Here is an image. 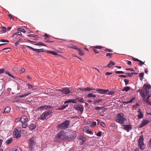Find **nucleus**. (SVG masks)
I'll return each mask as SVG.
<instances>
[{
	"mask_svg": "<svg viewBox=\"0 0 151 151\" xmlns=\"http://www.w3.org/2000/svg\"><path fill=\"white\" fill-rule=\"evenodd\" d=\"M77 134L75 132H73L72 134L67 135L66 133L64 131L59 132L55 137V141L57 142H61L63 140L64 141H70L75 138Z\"/></svg>",
	"mask_w": 151,
	"mask_h": 151,
	"instance_id": "nucleus-1",
	"label": "nucleus"
},
{
	"mask_svg": "<svg viewBox=\"0 0 151 151\" xmlns=\"http://www.w3.org/2000/svg\"><path fill=\"white\" fill-rule=\"evenodd\" d=\"M138 91L141 94L144 101L146 102L147 105H151V103L149 101V99L150 96V95H146L145 92L142 89H139Z\"/></svg>",
	"mask_w": 151,
	"mask_h": 151,
	"instance_id": "nucleus-2",
	"label": "nucleus"
},
{
	"mask_svg": "<svg viewBox=\"0 0 151 151\" xmlns=\"http://www.w3.org/2000/svg\"><path fill=\"white\" fill-rule=\"evenodd\" d=\"M116 119V122L121 124H124L126 121L124 114L121 113L117 114Z\"/></svg>",
	"mask_w": 151,
	"mask_h": 151,
	"instance_id": "nucleus-3",
	"label": "nucleus"
},
{
	"mask_svg": "<svg viewBox=\"0 0 151 151\" xmlns=\"http://www.w3.org/2000/svg\"><path fill=\"white\" fill-rule=\"evenodd\" d=\"M70 121L68 120L65 121L64 122L62 123L57 126L58 129L59 130H64L67 128L70 125Z\"/></svg>",
	"mask_w": 151,
	"mask_h": 151,
	"instance_id": "nucleus-4",
	"label": "nucleus"
},
{
	"mask_svg": "<svg viewBox=\"0 0 151 151\" xmlns=\"http://www.w3.org/2000/svg\"><path fill=\"white\" fill-rule=\"evenodd\" d=\"M144 140L143 136H141L139 137L138 141V146L141 150H143L145 148L146 145L144 143Z\"/></svg>",
	"mask_w": 151,
	"mask_h": 151,
	"instance_id": "nucleus-5",
	"label": "nucleus"
},
{
	"mask_svg": "<svg viewBox=\"0 0 151 151\" xmlns=\"http://www.w3.org/2000/svg\"><path fill=\"white\" fill-rule=\"evenodd\" d=\"M35 138L34 137H32L28 140V144L30 150H32L34 148L35 143Z\"/></svg>",
	"mask_w": 151,
	"mask_h": 151,
	"instance_id": "nucleus-6",
	"label": "nucleus"
},
{
	"mask_svg": "<svg viewBox=\"0 0 151 151\" xmlns=\"http://www.w3.org/2000/svg\"><path fill=\"white\" fill-rule=\"evenodd\" d=\"M52 113V111H46L42 114L40 116V117L39 119L42 120L45 119L47 116L50 114H51Z\"/></svg>",
	"mask_w": 151,
	"mask_h": 151,
	"instance_id": "nucleus-7",
	"label": "nucleus"
},
{
	"mask_svg": "<svg viewBox=\"0 0 151 151\" xmlns=\"http://www.w3.org/2000/svg\"><path fill=\"white\" fill-rule=\"evenodd\" d=\"M21 131L17 129H15L13 132V134L14 137L18 139L21 136Z\"/></svg>",
	"mask_w": 151,
	"mask_h": 151,
	"instance_id": "nucleus-8",
	"label": "nucleus"
},
{
	"mask_svg": "<svg viewBox=\"0 0 151 151\" xmlns=\"http://www.w3.org/2000/svg\"><path fill=\"white\" fill-rule=\"evenodd\" d=\"M143 87L144 88V89H142L145 92L146 95H148L149 93V89L151 88L150 85L148 84L146 85L144 84L143 86Z\"/></svg>",
	"mask_w": 151,
	"mask_h": 151,
	"instance_id": "nucleus-9",
	"label": "nucleus"
},
{
	"mask_svg": "<svg viewBox=\"0 0 151 151\" xmlns=\"http://www.w3.org/2000/svg\"><path fill=\"white\" fill-rule=\"evenodd\" d=\"M58 91H61L63 93L67 94H69L70 93V91L69 88H62V89L57 90Z\"/></svg>",
	"mask_w": 151,
	"mask_h": 151,
	"instance_id": "nucleus-10",
	"label": "nucleus"
},
{
	"mask_svg": "<svg viewBox=\"0 0 151 151\" xmlns=\"http://www.w3.org/2000/svg\"><path fill=\"white\" fill-rule=\"evenodd\" d=\"M96 91H97L99 93L101 94H105L109 91V90L108 89H96Z\"/></svg>",
	"mask_w": 151,
	"mask_h": 151,
	"instance_id": "nucleus-11",
	"label": "nucleus"
},
{
	"mask_svg": "<svg viewBox=\"0 0 151 151\" xmlns=\"http://www.w3.org/2000/svg\"><path fill=\"white\" fill-rule=\"evenodd\" d=\"M52 108V106L50 105H45L42 106H40L38 107V109H40L41 110H46L48 109Z\"/></svg>",
	"mask_w": 151,
	"mask_h": 151,
	"instance_id": "nucleus-12",
	"label": "nucleus"
},
{
	"mask_svg": "<svg viewBox=\"0 0 151 151\" xmlns=\"http://www.w3.org/2000/svg\"><path fill=\"white\" fill-rule=\"evenodd\" d=\"M149 122V120H143L141 123L139 125V127L142 128L146 125Z\"/></svg>",
	"mask_w": 151,
	"mask_h": 151,
	"instance_id": "nucleus-13",
	"label": "nucleus"
},
{
	"mask_svg": "<svg viewBox=\"0 0 151 151\" xmlns=\"http://www.w3.org/2000/svg\"><path fill=\"white\" fill-rule=\"evenodd\" d=\"M78 138L79 140L82 141L81 142L80 141V144L81 145L83 144L86 141L85 137L83 136H80L78 137Z\"/></svg>",
	"mask_w": 151,
	"mask_h": 151,
	"instance_id": "nucleus-14",
	"label": "nucleus"
},
{
	"mask_svg": "<svg viewBox=\"0 0 151 151\" xmlns=\"http://www.w3.org/2000/svg\"><path fill=\"white\" fill-rule=\"evenodd\" d=\"M20 120L22 123H24L27 122L28 119L26 116L24 115L22 116L20 119Z\"/></svg>",
	"mask_w": 151,
	"mask_h": 151,
	"instance_id": "nucleus-15",
	"label": "nucleus"
},
{
	"mask_svg": "<svg viewBox=\"0 0 151 151\" xmlns=\"http://www.w3.org/2000/svg\"><path fill=\"white\" fill-rule=\"evenodd\" d=\"M123 126L124 127V129L128 132H129V130L132 129V127L130 125H123Z\"/></svg>",
	"mask_w": 151,
	"mask_h": 151,
	"instance_id": "nucleus-16",
	"label": "nucleus"
},
{
	"mask_svg": "<svg viewBox=\"0 0 151 151\" xmlns=\"http://www.w3.org/2000/svg\"><path fill=\"white\" fill-rule=\"evenodd\" d=\"M76 109L80 111L81 112L83 111V108L82 105H81L80 106H76Z\"/></svg>",
	"mask_w": 151,
	"mask_h": 151,
	"instance_id": "nucleus-17",
	"label": "nucleus"
},
{
	"mask_svg": "<svg viewBox=\"0 0 151 151\" xmlns=\"http://www.w3.org/2000/svg\"><path fill=\"white\" fill-rule=\"evenodd\" d=\"M80 90H81V91H90L92 90H94L95 89L93 88H90L89 87H87L84 89H82L80 88Z\"/></svg>",
	"mask_w": 151,
	"mask_h": 151,
	"instance_id": "nucleus-18",
	"label": "nucleus"
},
{
	"mask_svg": "<svg viewBox=\"0 0 151 151\" xmlns=\"http://www.w3.org/2000/svg\"><path fill=\"white\" fill-rule=\"evenodd\" d=\"M22 35V33L21 32H19L18 31V32H17L13 34V35H12L13 37H15V38H16L17 37L18 35Z\"/></svg>",
	"mask_w": 151,
	"mask_h": 151,
	"instance_id": "nucleus-19",
	"label": "nucleus"
},
{
	"mask_svg": "<svg viewBox=\"0 0 151 151\" xmlns=\"http://www.w3.org/2000/svg\"><path fill=\"white\" fill-rule=\"evenodd\" d=\"M115 65V63L111 60L110 61L108 64V67L109 68H111Z\"/></svg>",
	"mask_w": 151,
	"mask_h": 151,
	"instance_id": "nucleus-20",
	"label": "nucleus"
},
{
	"mask_svg": "<svg viewBox=\"0 0 151 151\" xmlns=\"http://www.w3.org/2000/svg\"><path fill=\"white\" fill-rule=\"evenodd\" d=\"M36 127V126L35 124H31L29 126V129L31 131L32 130L35 129Z\"/></svg>",
	"mask_w": 151,
	"mask_h": 151,
	"instance_id": "nucleus-21",
	"label": "nucleus"
},
{
	"mask_svg": "<svg viewBox=\"0 0 151 151\" xmlns=\"http://www.w3.org/2000/svg\"><path fill=\"white\" fill-rule=\"evenodd\" d=\"M10 110L11 108L10 107H7L5 108L4 113H9L10 112Z\"/></svg>",
	"mask_w": 151,
	"mask_h": 151,
	"instance_id": "nucleus-22",
	"label": "nucleus"
},
{
	"mask_svg": "<svg viewBox=\"0 0 151 151\" xmlns=\"http://www.w3.org/2000/svg\"><path fill=\"white\" fill-rule=\"evenodd\" d=\"M68 47L69 48H72L74 49L77 50L78 48L75 45L70 44L69 45Z\"/></svg>",
	"mask_w": 151,
	"mask_h": 151,
	"instance_id": "nucleus-23",
	"label": "nucleus"
},
{
	"mask_svg": "<svg viewBox=\"0 0 151 151\" xmlns=\"http://www.w3.org/2000/svg\"><path fill=\"white\" fill-rule=\"evenodd\" d=\"M76 99L77 102L79 101L80 102L83 103V102L84 101V100L83 99V98H81V97H78V98L77 97V98H76Z\"/></svg>",
	"mask_w": 151,
	"mask_h": 151,
	"instance_id": "nucleus-24",
	"label": "nucleus"
},
{
	"mask_svg": "<svg viewBox=\"0 0 151 151\" xmlns=\"http://www.w3.org/2000/svg\"><path fill=\"white\" fill-rule=\"evenodd\" d=\"M77 50H78V53L80 55L83 56L84 55V53L83 52V51L81 50L80 48H78Z\"/></svg>",
	"mask_w": 151,
	"mask_h": 151,
	"instance_id": "nucleus-25",
	"label": "nucleus"
},
{
	"mask_svg": "<svg viewBox=\"0 0 151 151\" xmlns=\"http://www.w3.org/2000/svg\"><path fill=\"white\" fill-rule=\"evenodd\" d=\"M130 89V87L129 86H126L122 90V91H125L126 92L128 91Z\"/></svg>",
	"mask_w": 151,
	"mask_h": 151,
	"instance_id": "nucleus-26",
	"label": "nucleus"
},
{
	"mask_svg": "<svg viewBox=\"0 0 151 151\" xmlns=\"http://www.w3.org/2000/svg\"><path fill=\"white\" fill-rule=\"evenodd\" d=\"M87 97L89 98L93 97L95 98L96 97V95L93 93H89L87 95Z\"/></svg>",
	"mask_w": 151,
	"mask_h": 151,
	"instance_id": "nucleus-27",
	"label": "nucleus"
},
{
	"mask_svg": "<svg viewBox=\"0 0 151 151\" xmlns=\"http://www.w3.org/2000/svg\"><path fill=\"white\" fill-rule=\"evenodd\" d=\"M13 141V139L12 138L8 139L6 141V143L7 144H10Z\"/></svg>",
	"mask_w": 151,
	"mask_h": 151,
	"instance_id": "nucleus-28",
	"label": "nucleus"
},
{
	"mask_svg": "<svg viewBox=\"0 0 151 151\" xmlns=\"http://www.w3.org/2000/svg\"><path fill=\"white\" fill-rule=\"evenodd\" d=\"M17 30L19 32H22L24 33L26 32L25 30L24 29L21 28H19Z\"/></svg>",
	"mask_w": 151,
	"mask_h": 151,
	"instance_id": "nucleus-29",
	"label": "nucleus"
},
{
	"mask_svg": "<svg viewBox=\"0 0 151 151\" xmlns=\"http://www.w3.org/2000/svg\"><path fill=\"white\" fill-rule=\"evenodd\" d=\"M6 32V29L5 27H2V30L0 32L1 33H3L5 32Z\"/></svg>",
	"mask_w": 151,
	"mask_h": 151,
	"instance_id": "nucleus-30",
	"label": "nucleus"
},
{
	"mask_svg": "<svg viewBox=\"0 0 151 151\" xmlns=\"http://www.w3.org/2000/svg\"><path fill=\"white\" fill-rule=\"evenodd\" d=\"M134 73H132V72L131 73H126V74L127 76H129L130 77H132L134 75Z\"/></svg>",
	"mask_w": 151,
	"mask_h": 151,
	"instance_id": "nucleus-31",
	"label": "nucleus"
},
{
	"mask_svg": "<svg viewBox=\"0 0 151 151\" xmlns=\"http://www.w3.org/2000/svg\"><path fill=\"white\" fill-rule=\"evenodd\" d=\"M25 71V69L24 68H22L20 69L19 70V72H20L21 73H24Z\"/></svg>",
	"mask_w": 151,
	"mask_h": 151,
	"instance_id": "nucleus-32",
	"label": "nucleus"
},
{
	"mask_svg": "<svg viewBox=\"0 0 151 151\" xmlns=\"http://www.w3.org/2000/svg\"><path fill=\"white\" fill-rule=\"evenodd\" d=\"M67 106H68L67 105H63V106H61V107L59 108L58 109L59 110H62L64 109L66 107H67Z\"/></svg>",
	"mask_w": 151,
	"mask_h": 151,
	"instance_id": "nucleus-33",
	"label": "nucleus"
},
{
	"mask_svg": "<svg viewBox=\"0 0 151 151\" xmlns=\"http://www.w3.org/2000/svg\"><path fill=\"white\" fill-rule=\"evenodd\" d=\"M138 117L139 119H141L143 117V113H142L139 114L138 115Z\"/></svg>",
	"mask_w": 151,
	"mask_h": 151,
	"instance_id": "nucleus-34",
	"label": "nucleus"
},
{
	"mask_svg": "<svg viewBox=\"0 0 151 151\" xmlns=\"http://www.w3.org/2000/svg\"><path fill=\"white\" fill-rule=\"evenodd\" d=\"M22 127L23 128H25L27 127V122L22 123Z\"/></svg>",
	"mask_w": 151,
	"mask_h": 151,
	"instance_id": "nucleus-35",
	"label": "nucleus"
},
{
	"mask_svg": "<svg viewBox=\"0 0 151 151\" xmlns=\"http://www.w3.org/2000/svg\"><path fill=\"white\" fill-rule=\"evenodd\" d=\"M92 47L94 48L95 49H101L102 48V47L101 46H93Z\"/></svg>",
	"mask_w": 151,
	"mask_h": 151,
	"instance_id": "nucleus-36",
	"label": "nucleus"
},
{
	"mask_svg": "<svg viewBox=\"0 0 151 151\" xmlns=\"http://www.w3.org/2000/svg\"><path fill=\"white\" fill-rule=\"evenodd\" d=\"M44 36L45 37V40H46L47 39H49L50 38L49 35L47 34H45V35Z\"/></svg>",
	"mask_w": 151,
	"mask_h": 151,
	"instance_id": "nucleus-37",
	"label": "nucleus"
},
{
	"mask_svg": "<svg viewBox=\"0 0 151 151\" xmlns=\"http://www.w3.org/2000/svg\"><path fill=\"white\" fill-rule=\"evenodd\" d=\"M95 101L94 102V103L95 104H96V103H99L101 102L102 101V99H94Z\"/></svg>",
	"mask_w": 151,
	"mask_h": 151,
	"instance_id": "nucleus-38",
	"label": "nucleus"
},
{
	"mask_svg": "<svg viewBox=\"0 0 151 151\" xmlns=\"http://www.w3.org/2000/svg\"><path fill=\"white\" fill-rule=\"evenodd\" d=\"M101 134H102L101 132L99 131L98 132V133H97L96 134V135L98 136L101 137Z\"/></svg>",
	"mask_w": 151,
	"mask_h": 151,
	"instance_id": "nucleus-39",
	"label": "nucleus"
},
{
	"mask_svg": "<svg viewBox=\"0 0 151 151\" xmlns=\"http://www.w3.org/2000/svg\"><path fill=\"white\" fill-rule=\"evenodd\" d=\"M109 92L107 93V94L108 95H112L114 93V92L113 91H109Z\"/></svg>",
	"mask_w": 151,
	"mask_h": 151,
	"instance_id": "nucleus-40",
	"label": "nucleus"
},
{
	"mask_svg": "<svg viewBox=\"0 0 151 151\" xmlns=\"http://www.w3.org/2000/svg\"><path fill=\"white\" fill-rule=\"evenodd\" d=\"M71 102L73 103H76L77 102L76 98L74 99H71Z\"/></svg>",
	"mask_w": 151,
	"mask_h": 151,
	"instance_id": "nucleus-41",
	"label": "nucleus"
},
{
	"mask_svg": "<svg viewBox=\"0 0 151 151\" xmlns=\"http://www.w3.org/2000/svg\"><path fill=\"white\" fill-rule=\"evenodd\" d=\"M5 73L8 75L9 76H11L13 78H14V76L11 75L9 72L6 71L5 72Z\"/></svg>",
	"mask_w": 151,
	"mask_h": 151,
	"instance_id": "nucleus-42",
	"label": "nucleus"
},
{
	"mask_svg": "<svg viewBox=\"0 0 151 151\" xmlns=\"http://www.w3.org/2000/svg\"><path fill=\"white\" fill-rule=\"evenodd\" d=\"M116 74H118V73L124 74V73H124V72L122 71H117L116 72Z\"/></svg>",
	"mask_w": 151,
	"mask_h": 151,
	"instance_id": "nucleus-43",
	"label": "nucleus"
},
{
	"mask_svg": "<svg viewBox=\"0 0 151 151\" xmlns=\"http://www.w3.org/2000/svg\"><path fill=\"white\" fill-rule=\"evenodd\" d=\"M0 41L2 42H9V41L7 40H4L1 39L0 40Z\"/></svg>",
	"mask_w": 151,
	"mask_h": 151,
	"instance_id": "nucleus-44",
	"label": "nucleus"
},
{
	"mask_svg": "<svg viewBox=\"0 0 151 151\" xmlns=\"http://www.w3.org/2000/svg\"><path fill=\"white\" fill-rule=\"evenodd\" d=\"M112 54L111 53H107L106 54V56L107 57H109L111 58L112 56Z\"/></svg>",
	"mask_w": 151,
	"mask_h": 151,
	"instance_id": "nucleus-45",
	"label": "nucleus"
},
{
	"mask_svg": "<svg viewBox=\"0 0 151 151\" xmlns=\"http://www.w3.org/2000/svg\"><path fill=\"white\" fill-rule=\"evenodd\" d=\"M39 90L42 93H44L45 92L44 90L42 89L41 88H38V91Z\"/></svg>",
	"mask_w": 151,
	"mask_h": 151,
	"instance_id": "nucleus-46",
	"label": "nucleus"
},
{
	"mask_svg": "<svg viewBox=\"0 0 151 151\" xmlns=\"http://www.w3.org/2000/svg\"><path fill=\"white\" fill-rule=\"evenodd\" d=\"M100 124L101 126L103 127H104L105 126V123L104 122H100Z\"/></svg>",
	"mask_w": 151,
	"mask_h": 151,
	"instance_id": "nucleus-47",
	"label": "nucleus"
},
{
	"mask_svg": "<svg viewBox=\"0 0 151 151\" xmlns=\"http://www.w3.org/2000/svg\"><path fill=\"white\" fill-rule=\"evenodd\" d=\"M31 93L29 91H28L27 92L25 93L24 94V95L25 96H26L31 94Z\"/></svg>",
	"mask_w": 151,
	"mask_h": 151,
	"instance_id": "nucleus-48",
	"label": "nucleus"
},
{
	"mask_svg": "<svg viewBox=\"0 0 151 151\" xmlns=\"http://www.w3.org/2000/svg\"><path fill=\"white\" fill-rule=\"evenodd\" d=\"M27 47H28L29 48H30L31 49H32V50H38V49H35L30 46H27Z\"/></svg>",
	"mask_w": 151,
	"mask_h": 151,
	"instance_id": "nucleus-49",
	"label": "nucleus"
},
{
	"mask_svg": "<svg viewBox=\"0 0 151 151\" xmlns=\"http://www.w3.org/2000/svg\"><path fill=\"white\" fill-rule=\"evenodd\" d=\"M138 62L139 63V65L140 66H142L143 64H144V63L142 61L139 60Z\"/></svg>",
	"mask_w": 151,
	"mask_h": 151,
	"instance_id": "nucleus-50",
	"label": "nucleus"
},
{
	"mask_svg": "<svg viewBox=\"0 0 151 151\" xmlns=\"http://www.w3.org/2000/svg\"><path fill=\"white\" fill-rule=\"evenodd\" d=\"M38 45H43L46 46V45L40 42H38Z\"/></svg>",
	"mask_w": 151,
	"mask_h": 151,
	"instance_id": "nucleus-51",
	"label": "nucleus"
},
{
	"mask_svg": "<svg viewBox=\"0 0 151 151\" xmlns=\"http://www.w3.org/2000/svg\"><path fill=\"white\" fill-rule=\"evenodd\" d=\"M124 81L125 83V85H127L129 82V80L127 79H125L124 80Z\"/></svg>",
	"mask_w": 151,
	"mask_h": 151,
	"instance_id": "nucleus-52",
	"label": "nucleus"
},
{
	"mask_svg": "<svg viewBox=\"0 0 151 151\" xmlns=\"http://www.w3.org/2000/svg\"><path fill=\"white\" fill-rule=\"evenodd\" d=\"M102 107H95V109L96 110H101V109H102Z\"/></svg>",
	"mask_w": 151,
	"mask_h": 151,
	"instance_id": "nucleus-53",
	"label": "nucleus"
},
{
	"mask_svg": "<svg viewBox=\"0 0 151 151\" xmlns=\"http://www.w3.org/2000/svg\"><path fill=\"white\" fill-rule=\"evenodd\" d=\"M45 50H44L43 49H38V52H43L45 51Z\"/></svg>",
	"mask_w": 151,
	"mask_h": 151,
	"instance_id": "nucleus-54",
	"label": "nucleus"
},
{
	"mask_svg": "<svg viewBox=\"0 0 151 151\" xmlns=\"http://www.w3.org/2000/svg\"><path fill=\"white\" fill-rule=\"evenodd\" d=\"M144 76V73H141L139 74V76L142 78Z\"/></svg>",
	"mask_w": 151,
	"mask_h": 151,
	"instance_id": "nucleus-55",
	"label": "nucleus"
},
{
	"mask_svg": "<svg viewBox=\"0 0 151 151\" xmlns=\"http://www.w3.org/2000/svg\"><path fill=\"white\" fill-rule=\"evenodd\" d=\"M14 151H22V150L19 148L17 147V148H16L15 150H14Z\"/></svg>",
	"mask_w": 151,
	"mask_h": 151,
	"instance_id": "nucleus-56",
	"label": "nucleus"
},
{
	"mask_svg": "<svg viewBox=\"0 0 151 151\" xmlns=\"http://www.w3.org/2000/svg\"><path fill=\"white\" fill-rule=\"evenodd\" d=\"M27 85L28 86V89H29L32 88H33V86L30 84H28V85Z\"/></svg>",
	"mask_w": 151,
	"mask_h": 151,
	"instance_id": "nucleus-57",
	"label": "nucleus"
},
{
	"mask_svg": "<svg viewBox=\"0 0 151 151\" xmlns=\"http://www.w3.org/2000/svg\"><path fill=\"white\" fill-rule=\"evenodd\" d=\"M132 59L134 61H137L138 62L139 60H138V59L133 57L132 58Z\"/></svg>",
	"mask_w": 151,
	"mask_h": 151,
	"instance_id": "nucleus-58",
	"label": "nucleus"
},
{
	"mask_svg": "<svg viewBox=\"0 0 151 151\" xmlns=\"http://www.w3.org/2000/svg\"><path fill=\"white\" fill-rule=\"evenodd\" d=\"M53 91V90L52 89H50V88H47V91L48 92H50V93L51 92L52 93Z\"/></svg>",
	"mask_w": 151,
	"mask_h": 151,
	"instance_id": "nucleus-59",
	"label": "nucleus"
},
{
	"mask_svg": "<svg viewBox=\"0 0 151 151\" xmlns=\"http://www.w3.org/2000/svg\"><path fill=\"white\" fill-rule=\"evenodd\" d=\"M52 55H57V53L55 51H52Z\"/></svg>",
	"mask_w": 151,
	"mask_h": 151,
	"instance_id": "nucleus-60",
	"label": "nucleus"
},
{
	"mask_svg": "<svg viewBox=\"0 0 151 151\" xmlns=\"http://www.w3.org/2000/svg\"><path fill=\"white\" fill-rule=\"evenodd\" d=\"M92 48L93 49V50L94 51V52H95V53H98L99 52L98 51H97V50L95 49L94 48Z\"/></svg>",
	"mask_w": 151,
	"mask_h": 151,
	"instance_id": "nucleus-61",
	"label": "nucleus"
},
{
	"mask_svg": "<svg viewBox=\"0 0 151 151\" xmlns=\"http://www.w3.org/2000/svg\"><path fill=\"white\" fill-rule=\"evenodd\" d=\"M87 131L88 133L90 134H92V131H91V130L88 129V130H87Z\"/></svg>",
	"mask_w": 151,
	"mask_h": 151,
	"instance_id": "nucleus-62",
	"label": "nucleus"
},
{
	"mask_svg": "<svg viewBox=\"0 0 151 151\" xmlns=\"http://www.w3.org/2000/svg\"><path fill=\"white\" fill-rule=\"evenodd\" d=\"M96 123L95 122H92L91 126H95L96 125Z\"/></svg>",
	"mask_w": 151,
	"mask_h": 151,
	"instance_id": "nucleus-63",
	"label": "nucleus"
},
{
	"mask_svg": "<svg viewBox=\"0 0 151 151\" xmlns=\"http://www.w3.org/2000/svg\"><path fill=\"white\" fill-rule=\"evenodd\" d=\"M127 64L129 65H131L132 64V62L131 61L127 60Z\"/></svg>",
	"mask_w": 151,
	"mask_h": 151,
	"instance_id": "nucleus-64",
	"label": "nucleus"
}]
</instances>
